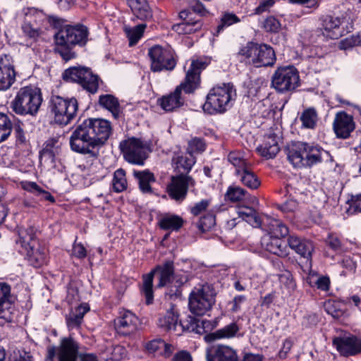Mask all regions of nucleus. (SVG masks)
<instances>
[{
    "mask_svg": "<svg viewBox=\"0 0 361 361\" xmlns=\"http://www.w3.org/2000/svg\"><path fill=\"white\" fill-rule=\"evenodd\" d=\"M112 126L106 119L87 118L80 123L70 137V145L73 151L97 157L99 147L109 138Z\"/></svg>",
    "mask_w": 361,
    "mask_h": 361,
    "instance_id": "obj_1",
    "label": "nucleus"
},
{
    "mask_svg": "<svg viewBox=\"0 0 361 361\" xmlns=\"http://www.w3.org/2000/svg\"><path fill=\"white\" fill-rule=\"evenodd\" d=\"M288 159L295 167H310L321 162H332L329 152L317 145L297 142L289 149Z\"/></svg>",
    "mask_w": 361,
    "mask_h": 361,
    "instance_id": "obj_2",
    "label": "nucleus"
},
{
    "mask_svg": "<svg viewBox=\"0 0 361 361\" xmlns=\"http://www.w3.org/2000/svg\"><path fill=\"white\" fill-rule=\"evenodd\" d=\"M236 98V90L232 83H223L214 87L207 96L203 109L209 114L224 113L230 109Z\"/></svg>",
    "mask_w": 361,
    "mask_h": 361,
    "instance_id": "obj_3",
    "label": "nucleus"
},
{
    "mask_svg": "<svg viewBox=\"0 0 361 361\" xmlns=\"http://www.w3.org/2000/svg\"><path fill=\"white\" fill-rule=\"evenodd\" d=\"M216 290L214 285L209 283L195 286L189 295L190 311L196 315H204L216 302Z\"/></svg>",
    "mask_w": 361,
    "mask_h": 361,
    "instance_id": "obj_4",
    "label": "nucleus"
},
{
    "mask_svg": "<svg viewBox=\"0 0 361 361\" xmlns=\"http://www.w3.org/2000/svg\"><path fill=\"white\" fill-rule=\"evenodd\" d=\"M41 93L37 88L26 86L20 88L11 102L13 111L19 115H35L42 104Z\"/></svg>",
    "mask_w": 361,
    "mask_h": 361,
    "instance_id": "obj_5",
    "label": "nucleus"
},
{
    "mask_svg": "<svg viewBox=\"0 0 361 361\" xmlns=\"http://www.w3.org/2000/svg\"><path fill=\"white\" fill-rule=\"evenodd\" d=\"M174 267L172 261H166L163 265L156 267L149 274L143 276V283L141 293L145 296V302L152 304L154 300L153 295V278L157 274L159 278L158 287L167 286L173 279Z\"/></svg>",
    "mask_w": 361,
    "mask_h": 361,
    "instance_id": "obj_6",
    "label": "nucleus"
},
{
    "mask_svg": "<svg viewBox=\"0 0 361 361\" xmlns=\"http://www.w3.org/2000/svg\"><path fill=\"white\" fill-rule=\"evenodd\" d=\"M49 109L55 123L67 126L77 115L78 103L75 98H63L52 96L49 101Z\"/></svg>",
    "mask_w": 361,
    "mask_h": 361,
    "instance_id": "obj_7",
    "label": "nucleus"
},
{
    "mask_svg": "<svg viewBox=\"0 0 361 361\" xmlns=\"http://www.w3.org/2000/svg\"><path fill=\"white\" fill-rule=\"evenodd\" d=\"M239 54L248 59L250 63L256 67L272 66L276 61L274 49L267 44L248 42L239 51Z\"/></svg>",
    "mask_w": 361,
    "mask_h": 361,
    "instance_id": "obj_8",
    "label": "nucleus"
},
{
    "mask_svg": "<svg viewBox=\"0 0 361 361\" xmlns=\"http://www.w3.org/2000/svg\"><path fill=\"white\" fill-rule=\"evenodd\" d=\"M87 27L82 25H66L54 35L56 46L72 47H83L88 41Z\"/></svg>",
    "mask_w": 361,
    "mask_h": 361,
    "instance_id": "obj_9",
    "label": "nucleus"
},
{
    "mask_svg": "<svg viewBox=\"0 0 361 361\" xmlns=\"http://www.w3.org/2000/svg\"><path fill=\"white\" fill-rule=\"evenodd\" d=\"M299 85L298 71L292 66L278 68L271 77V87L280 93L293 91Z\"/></svg>",
    "mask_w": 361,
    "mask_h": 361,
    "instance_id": "obj_10",
    "label": "nucleus"
},
{
    "mask_svg": "<svg viewBox=\"0 0 361 361\" xmlns=\"http://www.w3.org/2000/svg\"><path fill=\"white\" fill-rule=\"evenodd\" d=\"M119 147L126 161L142 166L148 157V148L144 142L135 137H130L120 142Z\"/></svg>",
    "mask_w": 361,
    "mask_h": 361,
    "instance_id": "obj_11",
    "label": "nucleus"
},
{
    "mask_svg": "<svg viewBox=\"0 0 361 361\" xmlns=\"http://www.w3.org/2000/svg\"><path fill=\"white\" fill-rule=\"evenodd\" d=\"M63 78L66 81L80 84L90 93H95L99 87V78L87 68L71 67L65 71Z\"/></svg>",
    "mask_w": 361,
    "mask_h": 361,
    "instance_id": "obj_12",
    "label": "nucleus"
},
{
    "mask_svg": "<svg viewBox=\"0 0 361 361\" xmlns=\"http://www.w3.org/2000/svg\"><path fill=\"white\" fill-rule=\"evenodd\" d=\"M148 55L151 61V70L154 72L172 71L176 65L175 54L171 47L154 46L149 49Z\"/></svg>",
    "mask_w": 361,
    "mask_h": 361,
    "instance_id": "obj_13",
    "label": "nucleus"
},
{
    "mask_svg": "<svg viewBox=\"0 0 361 361\" xmlns=\"http://www.w3.org/2000/svg\"><path fill=\"white\" fill-rule=\"evenodd\" d=\"M78 353V343L73 338H63L59 346L47 348L46 359L49 361H76Z\"/></svg>",
    "mask_w": 361,
    "mask_h": 361,
    "instance_id": "obj_14",
    "label": "nucleus"
},
{
    "mask_svg": "<svg viewBox=\"0 0 361 361\" xmlns=\"http://www.w3.org/2000/svg\"><path fill=\"white\" fill-rule=\"evenodd\" d=\"M194 184L195 181L189 176L180 174L173 176L167 187L168 194L176 202H182L186 197L189 187L193 186Z\"/></svg>",
    "mask_w": 361,
    "mask_h": 361,
    "instance_id": "obj_15",
    "label": "nucleus"
},
{
    "mask_svg": "<svg viewBox=\"0 0 361 361\" xmlns=\"http://www.w3.org/2000/svg\"><path fill=\"white\" fill-rule=\"evenodd\" d=\"M332 343L342 356H354L361 353V338L355 336L335 337Z\"/></svg>",
    "mask_w": 361,
    "mask_h": 361,
    "instance_id": "obj_16",
    "label": "nucleus"
},
{
    "mask_svg": "<svg viewBox=\"0 0 361 361\" xmlns=\"http://www.w3.org/2000/svg\"><path fill=\"white\" fill-rule=\"evenodd\" d=\"M19 236L22 240V244L28 250V255L30 262L35 267H39L45 261V254L35 249V236L33 228L22 230L19 232Z\"/></svg>",
    "mask_w": 361,
    "mask_h": 361,
    "instance_id": "obj_17",
    "label": "nucleus"
},
{
    "mask_svg": "<svg viewBox=\"0 0 361 361\" xmlns=\"http://www.w3.org/2000/svg\"><path fill=\"white\" fill-rule=\"evenodd\" d=\"M16 73L15 71L13 57L9 54L0 56V91L9 89L16 81Z\"/></svg>",
    "mask_w": 361,
    "mask_h": 361,
    "instance_id": "obj_18",
    "label": "nucleus"
},
{
    "mask_svg": "<svg viewBox=\"0 0 361 361\" xmlns=\"http://www.w3.org/2000/svg\"><path fill=\"white\" fill-rule=\"evenodd\" d=\"M187 87V84L184 82L180 83L173 92L159 99L157 101L158 104L166 111H172L180 107L184 104V97L182 94V92L183 91L185 94L192 92H188L186 90Z\"/></svg>",
    "mask_w": 361,
    "mask_h": 361,
    "instance_id": "obj_19",
    "label": "nucleus"
},
{
    "mask_svg": "<svg viewBox=\"0 0 361 361\" xmlns=\"http://www.w3.org/2000/svg\"><path fill=\"white\" fill-rule=\"evenodd\" d=\"M12 302L10 286L0 282V326L12 322Z\"/></svg>",
    "mask_w": 361,
    "mask_h": 361,
    "instance_id": "obj_20",
    "label": "nucleus"
},
{
    "mask_svg": "<svg viewBox=\"0 0 361 361\" xmlns=\"http://www.w3.org/2000/svg\"><path fill=\"white\" fill-rule=\"evenodd\" d=\"M333 127L338 137L346 139L355 130V123L351 115L345 111H339L336 114Z\"/></svg>",
    "mask_w": 361,
    "mask_h": 361,
    "instance_id": "obj_21",
    "label": "nucleus"
},
{
    "mask_svg": "<svg viewBox=\"0 0 361 361\" xmlns=\"http://www.w3.org/2000/svg\"><path fill=\"white\" fill-rule=\"evenodd\" d=\"M192 13L186 10L179 13V17L183 20L180 23L173 25V30L179 35H190L200 30L202 27L200 18L195 19L190 16Z\"/></svg>",
    "mask_w": 361,
    "mask_h": 361,
    "instance_id": "obj_22",
    "label": "nucleus"
},
{
    "mask_svg": "<svg viewBox=\"0 0 361 361\" xmlns=\"http://www.w3.org/2000/svg\"><path fill=\"white\" fill-rule=\"evenodd\" d=\"M207 361H238L236 351L228 345H217L207 349Z\"/></svg>",
    "mask_w": 361,
    "mask_h": 361,
    "instance_id": "obj_23",
    "label": "nucleus"
},
{
    "mask_svg": "<svg viewBox=\"0 0 361 361\" xmlns=\"http://www.w3.org/2000/svg\"><path fill=\"white\" fill-rule=\"evenodd\" d=\"M322 27L327 37L331 39H338L344 35L345 30L343 24L345 23V17L326 16L322 18Z\"/></svg>",
    "mask_w": 361,
    "mask_h": 361,
    "instance_id": "obj_24",
    "label": "nucleus"
},
{
    "mask_svg": "<svg viewBox=\"0 0 361 361\" xmlns=\"http://www.w3.org/2000/svg\"><path fill=\"white\" fill-rule=\"evenodd\" d=\"M138 317L130 311L123 312L119 317L115 320L117 331L125 336L135 332L139 326Z\"/></svg>",
    "mask_w": 361,
    "mask_h": 361,
    "instance_id": "obj_25",
    "label": "nucleus"
},
{
    "mask_svg": "<svg viewBox=\"0 0 361 361\" xmlns=\"http://www.w3.org/2000/svg\"><path fill=\"white\" fill-rule=\"evenodd\" d=\"M158 326L166 331L173 332L176 335H180L184 330L180 322L178 321V315L173 310L167 311L158 319Z\"/></svg>",
    "mask_w": 361,
    "mask_h": 361,
    "instance_id": "obj_26",
    "label": "nucleus"
},
{
    "mask_svg": "<svg viewBox=\"0 0 361 361\" xmlns=\"http://www.w3.org/2000/svg\"><path fill=\"white\" fill-rule=\"evenodd\" d=\"M288 244L297 254L307 261L311 260L312 254L314 249L312 241L300 238L296 235H290L288 239Z\"/></svg>",
    "mask_w": 361,
    "mask_h": 361,
    "instance_id": "obj_27",
    "label": "nucleus"
},
{
    "mask_svg": "<svg viewBox=\"0 0 361 361\" xmlns=\"http://www.w3.org/2000/svg\"><path fill=\"white\" fill-rule=\"evenodd\" d=\"M207 63L202 59L192 61L184 81L188 85L186 87L188 92H193L197 87L200 72L207 67Z\"/></svg>",
    "mask_w": 361,
    "mask_h": 361,
    "instance_id": "obj_28",
    "label": "nucleus"
},
{
    "mask_svg": "<svg viewBox=\"0 0 361 361\" xmlns=\"http://www.w3.org/2000/svg\"><path fill=\"white\" fill-rule=\"evenodd\" d=\"M280 150L277 137L275 134L265 136L263 143L257 147V151L266 159H272Z\"/></svg>",
    "mask_w": 361,
    "mask_h": 361,
    "instance_id": "obj_29",
    "label": "nucleus"
},
{
    "mask_svg": "<svg viewBox=\"0 0 361 361\" xmlns=\"http://www.w3.org/2000/svg\"><path fill=\"white\" fill-rule=\"evenodd\" d=\"M262 243L267 251L276 255L284 257L288 255L287 244L282 238L269 236L264 238Z\"/></svg>",
    "mask_w": 361,
    "mask_h": 361,
    "instance_id": "obj_30",
    "label": "nucleus"
},
{
    "mask_svg": "<svg viewBox=\"0 0 361 361\" xmlns=\"http://www.w3.org/2000/svg\"><path fill=\"white\" fill-rule=\"evenodd\" d=\"M127 2L137 18L147 20L152 17V11L147 0H127Z\"/></svg>",
    "mask_w": 361,
    "mask_h": 361,
    "instance_id": "obj_31",
    "label": "nucleus"
},
{
    "mask_svg": "<svg viewBox=\"0 0 361 361\" xmlns=\"http://www.w3.org/2000/svg\"><path fill=\"white\" fill-rule=\"evenodd\" d=\"M134 177L137 180L139 188L143 193H152L151 183L155 182L154 174L149 170L136 171L133 172Z\"/></svg>",
    "mask_w": 361,
    "mask_h": 361,
    "instance_id": "obj_32",
    "label": "nucleus"
},
{
    "mask_svg": "<svg viewBox=\"0 0 361 361\" xmlns=\"http://www.w3.org/2000/svg\"><path fill=\"white\" fill-rule=\"evenodd\" d=\"M235 175L239 180L247 188L251 190H255L260 185V181L257 175L252 171L250 166L243 170L235 172Z\"/></svg>",
    "mask_w": 361,
    "mask_h": 361,
    "instance_id": "obj_33",
    "label": "nucleus"
},
{
    "mask_svg": "<svg viewBox=\"0 0 361 361\" xmlns=\"http://www.w3.org/2000/svg\"><path fill=\"white\" fill-rule=\"evenodd\" d=\"M238 331V326L235 323H231L213 333L205 335L204 338L207 342L210 343L217 339L231 338L235 335Z\"/></svg>",
    "mask_w": 361,
    "mask_h": 361,
    "instance_id": "obj_34",
    "label": "nucleus"
},
{
    "mask_svg": "<svg viewBox=\"0 0 361 361\" xmlns=\"http://www.w3.org/2000/svg\"><path fill=\"white\" fill-rule=\"evenodd\" d=\"M238 215L243 220L254 227H259L262 224L260 218L257 212L250 207H239L237 210Z\"/></svg>",
    "mask_w": 361,
    "mask_h": 361,
    "instance_id": "obj_35",
    "label": "nucleus"
},
{
    "mask_svg": "<svg viewBox=\"0 0 361 361\" xmlns=\"http://www.w3.org/2000/svg\"><path fill=\"white\" fill-rule=\"evenodd\" d=\"M99 102L101 106L108 109L115 118L119 116L120 105L116 97L110 94L102 95L99 97Z\"/></svg>",
    "mask_w": 361,
    "mask_h": 361,
    "instance_id": "obj_36",
    "label": "nucleus"
},
{
    "mask_svg": "<svg viewBox=\"0 0 361 361\" xmlns=\"http://www.w3.org/2000/svg\"><path fill=\"white\" fill-rule=\"evenodd\" d=\"M89 310L86 305H80L76 310V312L70 313L66 316V324L69 329H73L78 327L83 319L85 314Z\"/></svg>",
    "mask_w": 361,
    "mask_h": 361,
    "instance_id": "obj_37",
    "label": "nucleus"
},
{
    "mask_svg": "<svg viewBox=\"0 0 361 361\" xmlns=\"http://www.w3.org/2000/svg\"><path fill=\"white\" fill-rule=\"evenodd\" d=\"M228 161L235 168V171H242L250 166L249 161L241 152H231L228 155Z\"/></svg>",
    "mask_w": 361,
    "mask_h": 361,
    "instance_id": "obj_38",
    "label": "nucleus"
},
{
    "mask_svg": "<svg viewBox=\"0 0 361 361\" xmlns=\"http://www.w3.org/2000/svg\"><path fill=\"white\" fill-rule=\"evenodd\" d=\"M300 120L302 122L303 128L313 129L317 125L318 115L316 109L312 107L305 109L300 116Z\"/></svg>",
    "mask_w": 361,
    "mask_h": 361,
    "instance_id": "obj_39",
    "label": "nucleus"
},
{
    "mask_svg": "<svg viewBox=\"0 0 361 361\" xmlns=\"http://www.w3.org/2000/svg\"><path fill=\"white\" fill-rule=\"evenodd\" d=\"M268 229L271 237L284 238L288 233V227L279 219L270 220Z\"/></svg>",
    "mask_w": 361,
    "mask_h": 361,
    "instance_id": "obj_40",
    "label": "nucleus"
},
{
    "mask_svg": "<svg viewBox=\"0 0 361 361\" xmlns=\"http://www.w3.org/2000/svg\"><path fill=\"white\" fill-rule=\"evenodd\" d=\"M248 196L249 193L247 190L236 185L229 186L225 195L226 199L232 202L243 201Z\"/></svg>",
    "mask_w": 361,
    "mask_h": 361,
    "instance_id": "obj_41",
    "label": "nucleus"
},
{
    "mask_svg": "<svg viewBox=\"0 0 361 361\" xmlns=\"http://www.w3.org/2000/svg\"><path fill=\"white\" fill-rule=\"evenodd\" d=\"M13 123L9 116L0 111V143L6 141L11 135Z\"/></svg>",
    "mask_w": 361,
    "mask_h": 361,
    "instance_id": "obj_42",
    "label": "nucleus"
},
{
    "mask_svg": "<svg viewBox=\"0 0 361 361\" xmlns=\"http://www.w3.org/2000/svg\"><path fill=\"white\" fill-rule=\"evenodd\" d=\"M183 224L182 218L178 216H165L159 221V226L164 230L178 231Z\"/></svg>",
    "mask_w": 361,
    "mask_h": 361,
    "instance_id": "obj_43",
    "label": "nucleus"
},
{
    "mask_svg": "<svg viewBox=\"0 0 361 361\" xmlns=\"http://www.w3.org/2000/svg\"><path fill=\"white\" fill-rule=\"evenodd\" d=\"M145 24H140L133 27H124L125 32L129 39V45L134 46L143 35Z\"/></svg>",
    "mask_w": 361,
    "mask_h": 361,
    "instance_id": "obj_44",
    "label": "nucleus"
},
{
    "mask_svg": "<svg viewBox=\"0 0 361 361\" xmlns=\"http://www.w3.org/2000/svg\"><path fill=\"white\" fill-rule=\"evenodd\" d=\"M127 180L126 172L123 169H117L114 174L112 185L114 190L116 192H121L127 188Z\"/></svg>",
    "mask_w": 361,
    "mask_h": 361,
    "instance_id": "obj_45",
    "label": "nucleus"
},
{
    "mask_svg": "<svg viewBox=\"0 0 361 361\" xmlns=\"http://www.w3.org/2000/svg\"><path fill=\"white\" fill-rule=\"evenodd\" d=\"M326 245L337 253L346 252L347 249L336 234L330 233L325 240Z\"/></svg>",
    "mask_w": 361,
    "mask_h": 361,
    "instance_id": "obj_46",
    "label": "nucleus"
},
{
    "mask_svg": "<svg viewBox=\"0 0 361 361\" xmlns=\"http://www.w3.org/2000/svg\"><path fill=\"white\" fill-rule=\"evenodd\" d=\"M195 164V160L190 154L187 156L178 157L176 161V169L178 170L181 174L188 172Z\"/></svg>",
    "mask_w": 361,
    "mask_h": 361,
    "instance_id": "obj_47",
    "label": "nucleus"
},
{
    "mask_svg": "<svg viewBox=\"0 0 361 361\" xmlns=\"http://www.w3.org/2000/svg\"><path fill=\"white\" fill-rule=\"evenodd\" d=\"M240 22L237 16L232 13H226L221 19V23L216 27V35H219L226 27Z\"/></svg>",
    "mask_w": 361,
    "mask_h": 361,
    "instance_id": "obj_48",
    "label": "nucleus"
},
{
    "mask_svg": "<svg viewBox=\"0 0 361 361\" xmlns=\"http://www.w3.org/2000/svg\"><path fill=\"white\" fill-rule=\"evenodd\" d=\"M254 109L261 117H267L271 112V104L269 99H264L255 104Z\"/></svg>",
    "mask_w": 361,
    "mask_h": 361,
    "instance_id": "obj_49",
    "label": "nucleus"
},
{
    "mask_svg": "<svg viewBox=\"0 0 361 361\" xmlns=\"http://www.w3.org/2000/svg\"><path fill=\"white\" fill-rule=\"evenodd\" d=\"M22 30L25 36L34 40H36L42 33V30L30 22H24Z\"/></svg>",
    "mask_w": 361,
    "mask_h": 361,
    "instance_id": "obj_50",
    "label": "nucleus"
},
{
    "mask_svg": "<svg viewBox=\"0 0 361 361\" xmlns=\"http://www.w3.org/2000/svg\"><path fill=\"white\" fill-rule=\"evenodd\" d=\"M215 225V216L208 214L202 217L198 223L199 228L203 232L209 230Z\"/></svg>",
    "mask_w": 361,
    "mask_h": 361,
    "instance_id": "obj_51",
    "label": "nucleus"
},
{
    "mask_svg": "<svg viewBox=\"0 0 361 361\" xmlns=\"http://www.w3.org/2000/svg\"><path fill=\"white\" fill-rule=\"evenodd\" d=\"M279 281L281 286L286 288L289 293L295 288V283L289 272L281 274L279 276Z\"/></svg>",
    "mask_w": 361,
    "mask_h": 361,
    "instance_id": "obj_52",
    "label": "nucleus"
},
{
    "mask_svg": "<svg viewBox=\"0 0 361 361\" xmlns=\"http://www.w3.org/2000/svg\"><path fill=\"white\" fill-rule=\"evenodd\" d=\"M211 204V199H204L196 202L190 209V213L194 216H198L206 211Z\"/></svg>",
    "mask_w": 361,
    "mask_h": 361,
    "instance_id": "obj_53",
    "label": "nucleus"
},
{
    "mask_svg": "<svg viewBox=\"0 0 361 361\" xmlns=\"http://www.w3.org/2000/svg\"><path fill=\"white\" fill-rule=\"evenodd\" d=\"M338 302L329 300L324 303V307L327 314H330L334 318H338L343 314V312L338 307Z\"/></svg>",
    "mask_w": 361,
    "mask_h": 361,
    "instance_id": "obj_54",
    "label": "nucleus"
},
{
    "mask_svg": "<svg viewBox=\"0 0 361 361\" xmlns=\"http://www.w3.org/2000/svg\"><path fill=\"white\" fill-rule=\"evenodd\" d=\"M281 23L273 16L268 17L264 23V28L267 32H276L280 30Z\"/></svg>",
    "mask_w": 361,
    "mask_h": 361,
    "instance_id": "obj_55",
    "label": "nucleus"
},
{
    "mask_svg": "<svg viewBox=\"0 0 361 361\" xmlns=\"http://www.w3.org/2000/svg\"><path fill=\"white\" fill-rule=\"evenodd\" d=\"M56 151V149L50 147L49 144L47 143V146L40 152V161H42L44 160V161H50L54 162Z\"/></svg>",
    "mask_w": 361,
    "mask_h": 361,
    "instance_id": "obj_56",
    "label": "nucleus"
},
{
    "mask_svg": "<svg viewBox=\"0 0 361 361\" xmlns=\"http://www.w3.org/2000/svg\"><path fill=\"white\" fill-rule=\"evenodd\" d=\"M31 11L32 14L35 15L36 17L42 18V20L47 18L49 24L51 25H53L54 27H56L60 24V19L56 16H47L42 11H38L37 9H32Z\"/></svg>",
    "mask_w": 361,
    "mask_h": 361,
    "instance_id": "obj_57",
    "label": "nucleus"
},
{
    "mask_svg": "<svg viewBox=\"0 0 361 361\" xmlns=\"http://www.w3.org/2000/svg\"><path fill=\"white\" fill-rule=\"evenodd\" d=\"M205 149V145L202 140L194 138L189 142L188 149L192 152H203Z\"/></svg>",
    "mask_w": 361,
    "mask_h": 361,
    "instance_id": "obj_58",
    "label": "nucleus"
},
{
    "mask_svg": "<svg viewBox=\"0 0 361 361\" xmlns=\"http://www.w3.org/2000/svg\"><path fill=\"white\" fill-rule=\"evenodd\" d=\"M164 345V341L161 338H156L148 341L145 344V348L149 353H155Z\"/></svg>",
    "mask_w": 361,
    "mask_h": 361,
    "instance_id": "obj_59",
    "label": "nucleus"
},
{
    "mask_svg": "<svg viewBox=\"0 0 361 361\" xmlns=\"http://www.w3.org/2000/svg\"><path fill=\"white\" fill-rule=\"evenodd\" d=\"M275 4V0H262L260 1L258 6H257L254 11V13L256 15L262 14V13L269 11V9L273 6Z\"/></svg>",
    "mask_w": 361,
    "mask_h": 361,
    "instance_id": "obj_60",
    "label": "nucleus"
},
{
    "mask_svg": "<svg viewBox=\"0 0 361 361\" xmlns=\"http://www.w3.org/2000/svg\"><path fill=\"white\" fill-rule=\"evenodd\" d=\"M71 47L57 46L56 51L66 61L75 57V53L71 51Z\"/></svg>",
    "mask_w": 361,
    "mask_h": 361,
    "instance_id": "obj_61",
    "label": "nucleus"
},
{
    "mask_svg": "<svg viewBox=\"0 0 361 361\" xmlns=\"http://www.w3.org/2000/svg\"><path fill=\"white\" fill-rule=\"evenodd\" d=\"M341 266L350 272L354 273L356 269L355 262L349 256H345L341 262Z\"/></svg>",
    "mask_w": 361,
    "mask_h": 361,
    "instance_id": "obj_62",
    "label": "nucleus"
},
{
    "mask_svg": "<svg viewBox=\"0 0 361 361\" xmlns=\"http://www.w3.org/2000/svg\"><path fill=\"white\" fill-rule=\"evenodd\" d=\"M72 255L78 258H84L86 257V249L82 243H75L72 249Z\"/></svg>",
    "mask_w": 361,
    "mask_h": 361,
    "instance_id": "obj_63",
    "label": "nucleus"
},
{
    "mask_svg": "<svg viewBox=\"0 0 361 361\" xmlns=\"http://www.w3.org/2000/svg\"><path fill=\"white\" fill-rule=\"evenodd\" d=\"M350 209L355 212H361V194L352 196L350 200Z\"/></svg>",
    "mask_w": 361,
    "mask_h": 361,
    "instance_id": "obj_64",
    "label": "nucleus"
}]
</instances>
